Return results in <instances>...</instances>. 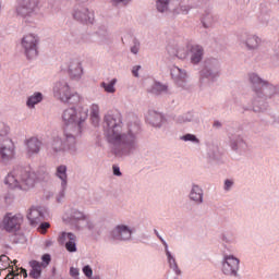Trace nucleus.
Listing matches in <instances>:
<instances>
[{
	"instance_id": "obj_1",
	"label": "nucleus",
	"mask_w": 279,
	"mask_h": 279,
	"mask_svg": "<svg viewBox=\"0 0 279 279\" xmlns=\"http://www.w3.org/2000/svg\"><path fill=\"white\" fill-rule=\"evenodd\" d=\"M104 132L116 158H128L138 151V123L123 128V118L120 113H107L104 117Z\"/></svg>"
},
{
	"instance_id": "obj_2",
	"label": "nucleus",
	"mask_w": 279,
	"mask_h": 279,
	"mask_svg": "<svg viewBox=\"0 0 279 279\" xmlns=\"http://www.w3.org/2000/svg\"><path fill=\"white\" fill-rule=\"evenodd\" d=\"M248 81L253 90V111L265 112L267 110V99H271L278 93V88L270 82L259 77L256 73H250Z\"/></svg>"
},
{
	"instance_id": "obj_3",
	"label": "nucleus",
	"mask_w": 279,
	"mask_h": 279,
	"mask_svg": "<svg viewBox=\"0 0 279 279\" xmlns=\"http://www.w3.org/2000/svg\"><path fill=\"white\" fill-rule=\"evenodd\" d=\"M88 119V109L84 106L65 108L61 113V120L63 123V132L69 131V134L80 138L86 128V121Z\"/></svg>"
},
{
	"instance_id": "obj_4",
	"label": "nucleus",
	"mask_w": 279,
	"mask_h": 279,
	"mask_svg": "<svg viewBox=\"0 0 279 279\" xmlns=\"http://www.w3.org/2000/svg\"><path fill=\"white\" fill-rule=\"evenodd\" d=\"M43 180V177L31 168L16 167L4 179V183L9 189H17L19 191H32Z\"/></svg>"
},
{
	"instance_id": "obj_5",
	"label": "nucleus",
	"mask_w": 279,
	"mask_h": 279,
	"mask_svg": "<svg viewBox=\"0 0 279 279\" xmlns=\"http://www.w3.org/2000/svg\"><path fill=\"white\" fill-rule=\"evenodd\" d=\"M77 151V136L72 135L69 131H63V138L58 135L52 137L48 147V153L52 158H58L61 154L75 156Z\"/></svg>"
},
{
	"instance_id": "obj_6",
	"label": "nucleus",
	"mask_w": 279,
	"mask_h": 279,
	"mask_svg": "<svg viewBox=\"0 0 279 279\" xmlns=\"http://www.w3.org/2000/svg\"><path fill=\"white\" fill-rule=\"evenodd\" d=\"M52 95L54 99L61 101V104H80L82 96L76 92H72L71 85L66 81H59L53 84Z\"/></svg>"
},
{
	"instance_id": "obj_7",
	"label": "nucleus",
	"mask_w": 279,
	"mask_h": 279,
	"mask_svg": "<svg viewBox=\"0 0 279 279\" xmlns=\"http://www.w3.org/2000/svg\"><path fill=\"white\" fill-rule=\"evenodd\" d=\"M20 45L26 60H36L40 51V37L36 33H27L21 38Z\"/></svg>"
},
{
	"instance_id": "obj_8",
	"label": "nucleus",
	"mask_w": 279,
	"mask_h": 279,
	"mask_svg": "<svg viewBox=\"0 0 279 279\" xmlns=\"http://www.w3.org/2000/svg\"><path fill=\"white\" fill-rule=\"evenodd\" d=\"M41 0H17L15 4V14L21 19H29L38 14Z\"/></svg>"
},
{
	"instance_id": "obj_9",
	"label": "nucleus",
	"mask_w": 279,
	"mask_h": 279,
	"mask_svg": "<svg viewBox=\"0 0 279 279\" xmlns=\"http://www.w3.org/2000/svg\"><path fill=\"white\" fill-rule=\"evenodd\" d=\"M136 233V227L121 222L114 226L110 232V239L112 241L128 242L132 241V236Z\"/></svg>"
},
{
	"instance_id": "obj_10",
	"label": "nucleus",
	"mask_w": 279,
	"mask_h": 279,
	"mask_svg": "<svg viewBox=\"0 0 279 279\" xmlns=\"http://www.w3.org/2000/svg\"><path fill=\"white\" fill-rule=\"evenodd\" d=\"M241 269V259L232 254H225L221 260V271L225 276L236 278Z\"/></svg>"
},
{
	"instance_id": "obj_11",
	"label": "nucleus",
	"mask_w": 279,
	"mask_h": 279,
	"mask_svg": "<svg viewBox=\"0 0 279 279\" xmlns=\"http://www.w3.org/2000/svg\"><path fill=\"white\" fill-rule=\"evenodd\" d=\"M239 41L246 51H258L263 45V38L256 33L244 31L239 36Z\"/></svg>"
},
{
	"instance_id": "obj_12",
	"label": "nucleus",
	"mask_w": 279,
	"mask_h": 279,
	"mask_svg": "<svg viewBox=\"0 0 279 279\" xmlns=\"http://www.w3.org/2000/svg\"><path fill=\"white\" fill-rule=\"evenodd\" d=\"M72 19L82 25H95V11L84 5H76L72 10Z\"/></svg>"
},
{
	"instance_id": "obj_13",
	"label": "nucleus",
	"mask_w": 279,
	"mask_h": 279,
	"mask_svg": "<svg viewBox=\"0 0 279 279\" xmlns=\"http://www.w3.org/2000/svg\"><path fill=\"white\" fill-rule=\"evenodd\" d=\"M23 221H25L23 214L8 213L3 217L2 226L5 232H9L10 234H16V232L21 230Z\"/></svg>"
},
{
	"instance_id": "obj_14",
	"label": "nucleus",
	"mask_w": 279,
	"mask_h": 279,
	"mask_svg": "<svg viewBox=\"0 0 279 279\" xmlns=\"http://www.w3.org/2000/svg\"><path fill=\"white\" fill-rule=\"evenodd\" d=\"M217 77H219V61L216 59L206 61L205 68L201 71V82L204 83L205 80L214 82Z\"/></svg>"
},
{
	"instance_id": "obj_15",
	"label": "nucleus",
	"mask_w": 279,
	"mask_h": 279,
	"mask_svg": "<svg viewBox=\"0 0 279 279\" xmlns=\"http://www.w3.org/2000/svg\"><path fill=\"white\" fill-rule=\"evenodd\" d=\"M45 217H47V208L40 206L31 207L26 214V219L33 228H36Z\"/></svg>"
},
{
	"instance_id": "obj_16",
	"label": "nucleus",
	"mask_w": 279,
	"mask_h": 279,
	"mask_svg": "<svg viewBox=\"0 0 279 279\" xmlns=\"http://www.w3.org/2000/svg\"><path fill=\"white\" fill-rule=\"evenodd\" d=\"M68 73L71 80L74 82H80L82 77H84V66L82 65V61L78 59H70L66 62Z\"/></svg>"
},
{
	"instance_id": "obj_17",
	"label": "nucleus",
	"mask_w": 279,
	"mask_h": 279,
	"mask_svg": "<svg viewBox=\"0 0 279 279\" xmlns=\"http://www.w3.org/2000/svg\"><path fill=\"white\" fill-rule=\"evenodd\" d=\"M59 243L65 245V250L70 253L77 252V236L75 233L61 232L59 235Z\"/></svg>"
},
{
	"instance_id": "obj_18",
	"label": "nucleus",
	"mask_w": 279,
	"mask_h": 279,
	"mask_svg": "<svg viewBox=\"0 0 279 279\" xmlns=\"http://www.w3.org/2000/svg\"><path fill=\"white\" fill-rule=\"evenodd\" d=\"M229 147L232 149V151H235V154H239L240 156H242V154H247V151H250V145L241 135L230 137Z\"/></svg>"
},
{
	"instance_id": "obj_19",
	"label": "nucleus",
	"mask_w": 279,
	"mask_h": 279,
	"mask_svg": "<svg viewBox=\"0 0 279 279\" xmlns=\"http://www.w3.org/2000/svg\"><path fill=\"white\" fill-rule=\"evenodd\" d=\"M169 71L174 84L178 86H184L186 84V80L189 77L186 70L178 68V65H171Z\"/></svg>"
},
{
	"instance_id": "obj_20",
	"label": "nucleus",
	"mask_w": 279,
	"mask_h": 279,
	"mask_svg": "<svg viewBox=\"0 0 279 279\" xmlns=\"http://www.w3.org/2000/svg\"><path fill=\"white\" fill-rule=\"evenodd\" d=\"M14 156H16L14 145L12 144L0 145V162H2L3 165H8L9 162H11V160H14Z\"/></svg>"
},
{
	"instance_id": "obj_21",
	"label": "nucleus",
	"mask_w": 279,
	"mask_h": 279,
	"mask_svg": "<svg viewBox=\"0 0 279 279\" xmlns=\"http://www.w3.org/2000/svg\"><path fill=\"white\" fill-rule=\"evenodd\" d=\"M26 155L32 158V156H38L40 154V148L43 147V142L38 137H29L25 141Z\"/></svg>"
},
{
	"instance_id": "obj_22",
	"label": "nucleus",
	"mask_w": 279,
	"mask_h": 279,
	"mask_svg": "<svg viewBox=\"0 0 279 279\" xmlns=\"http://www.w3.org/2000/svg\"><path fill=\"white\" fill-rule=\"evenodd\" d=\"M87 216L88 215H86L84 211L76 208H72L65 213V216L63 217V219L64 221H74L75 228H77L80 223H83V221Z\"/></svg>"
},
{
	"instance_id": "obj_23",
	"label": "nucleus",
	"mask_w": 279,
	"mask_h": 279,
	"mask_svg": "<svg viewBox=\"0 0 279 279\" xmlns=\"http://www.w3.org/2000/svg\"><path fill=\"white\" fill-rule=\"evenodd\" d=\"M189 199L196 206H202L204 204V189L197 184H193L189 193Z\"/></svg>"
},
{
	"instance_id": "obj_24",
	"label": "nucleus",
	"mask_w": 279,
	"mask_h": 279,
	"mask_svg": "<svg viewBox=\"0 0 279 279\" xmlns=\"http://www.w3.org/2000/svg\"><path fill=\"white\" fill-rule=\"evenodd\" d=\"M190 62L191 64L197 65L204 60V47L199 45H193L189 48Z\"/></svg>"
},
{
	"instance_id": "obj_25",
	"label": "nucleus",
	"mask_w": 279,
	"mask_h": 279,
	"mask_svg": "<svg viewBox=\"0 0 279 279\" xmlns=\"http://www.w3.org/2000/svg\"><path fill=\"white\" fill-rule=\"evenodd\" d=\"M162 245L165 247L166 258L170 269L174 271L175 276H180L182 274V270H180V267H178L175 255L171 254V251H169V244L167 243V241H162Z\"/></svg>"
},
{
	"instance_id": "obj_26",
	"label": "nucleus",
	"mask_w": 279,
	"mask_h": 279,
	"mask_svg": "<svg viewBox=\"0 0 279 279\" xmlns=\"http://www.w3.org/2000/svg\"><path fill=\"white\" fill-rule=\"evenodd\" d=\"M146 119L150 125H154V128H162L165 125V116L156 110H149Z\"/></svg>"
},
{
	"instance_id": "obj_27",
	"label": "nucleus",
	"mask_w": 279,
	"mask_h": 279,
	"mask_svg": "<svg viewBox=\"0 0 279 279\" xmlns=\"http://www.w3.org/2000/svg\"><path fill=\"white\" fill-rule=\"evenodd\" d=\"M56 178L60 180L61 186L63 189H66L69 186V168L66 165H59L56 167L54 171Z\"/></svg>"
},
{
	"instance_id": "obj_28",
	"label": "nucleus",
	"mask_w": 279,
	"mask_h": 279,
	"mask_svg": "<svg viewBox=\"0 0 279 279\" xmlns=\"http://www.w3.org/2000/svg\"><path fill=\"white\" fill-rule=\"evenodd\" d=\"M175 123L179 125H184L185 123H193L194 125H199V116L193 112H186L180 114L175 118Z\"/></svg>"
},
{
	"instance_id": "obj_29",
	"label": "nucleus",
	"mask_w": 279,
	"mask_h": 279,
	"mask_svg": "<svg viewBox=\"0 0 279 279\" xmlns=\"http://www.w3.org/2000/svg\"><path fill=\"white\" fill-rule=\"evenodd\" d=\"M167 51L169 56H172V58H178L179 60H186V58H189V52L180 46H168Z\"/></svg>"
},
{
	"instance_id": "obj_30",
	"label": "nucleus",
	"mask_w": 279,
	"mask_h": 279,
	"mask_svg": "<svg viewBox=\"0 0 279 279\" xmlns=\"http://www.w3.org/2000/svg\"><path fill=\"white\" fill-rule=\"evenodd\" d=\"M45 99V95L40 92H34L32 95H29L26 99V106L31 110H34L38 104H43V100Z\"/></svg>"
},
{
	"instance_id": "obj_31",
	"label": "nucleus",
	"mask_w": 279,
	"mask_h": 279,
	"mask_svg": "<svg viewBox=\"0 0 279 279\" xmlns=\"http://www.w3.org/2000/svg\"><path fill=\"white\" fill-rule=\"evenodd\" d=\"M101 109L98 104H92L89 106V119L93 123V125L97 126L99 125L101 121Z\"/></svg>"
},
{
	"instance_id": "obj_32",
	"label": "nucleus",
	"mask_w": 279,
	"mask_h": 279,
	"mask_svg": "<svg viewBox=\"0 0 279 279\" xmlns=\"http://www.w3.org/2000/svg\"><path fill=\"white\" fill-rule=\"evenodd\" d=\"M148 93H151V95H165L166 93H169V85L154 82L148 88Z\"/></svg>"
},
{
	"instance_id": "obj_33",
	"label": "nucleus",
	"mask_w": 279,
	"mask_h": 279,
	"mask_svg": "<svg viewBox=\"0 0 279 279\" xmlns=\"http://www.w3.org/2000/svg\"><path fill=\"white\" fill-rule=\"evenodd\" d=\"M29 267L32 268L28 276L34 279H39L40 276H43V265H40V262L38 260H31L29 262Z\"/></svg>"
},
{
	"instance_id": "obj_34",
	"label": "nucleus",
	"mask_w": 279,
	"mask_h": 279,
	"mask_svg": "<svg viewBox=\"0 0 279 279\" xmlns=\"http://www.w3.org/2000/svg\"><path fill=\"white\" fill-rule=\"evenodd\" d=\"M220 241L222 245L228 250L230 245H236V234L233 232L222 233L220 235Z\"/></svg>"
},
{
	"instance_id": "obj_35",
	"label": "nucleus",
	"mask_w": 279,
	"mask_h": 279,
	"mask_svg": "<svg viewBox=\"0 0 279 279\" xmlns=\"http://www.w3.org/2000/svg\"><path fill=\"white\" fill-rule=\"evenodd\" d=\"M173 0H156V10L159 11L161 14L165 12H169L170 8H175Z\"/></svg>"
},
{
	"instance_id": "obj_36",
	"label": "nucleus",
	"mask_w": 279,
	"mask_h": 279,
	"mask_svg": "<svg viewBox=\"0 0 279 279\" xmlns=\"http://www.w3.org/2000/svg\"><path fill=\"white\" fill-rule=\"evenodd\" d=\"M117 82H119V80L117 78H111L108 82H102L100 83V88H102L105 93H108L109 95H114V93H117Z\"/></svg>"
},
{
	"instance_id": "obj_37",
	"label": "nucleus",
	"mask_w": 279,
	"mask_h": 279,
	"mask_svg": "<svg viewBox=\"0 0 279 279\" xmlns=\"http://www.w3.org/2000/svg\"><path fill=\"white\" fill-rule=\"evenodd\" d=\"M96 34L99 38V45H107V43H110V31L108 29V27H99Z\"/></svg>"
},
{
	"instance_id": "obj_38",
	"label": "nucleus",
	"mask_w": 279,
	"mask_h": 279,
	"mask_svg": "<svg viewBox=\"0 0 279 279\" xmlns=\"http://www.w3.org/2000/svg\"><path fill=\"white\" fill-rule=\"evenodd\" d=\"M217 23V16L213 15V13H205L202 17V25L205 29H209V27H215Z\"/></svg>"
},
{
	"instance_id": "obj_39",
	"label": "nucleus",
	"mask_w": 279,
	"mask_h": 279,
	"mask_svg": "<svg viewBox=\"0 0 279 279\" xmlns=\"http://www.w3.org/2000/svg\"><path fill=\"white\" fill-rule=\"evenodd\" d=\"M76 230H88L93 232V230H95V221L87 215L83 223L76 225Z\"/></svg>"
},
{
	"instance_id": "obj_40",
	"label": "nucleus",
	"mask_w": 279,
	"mask_h": 279,
	"mask_svg": "<svg viewBox=\"0 0 279 279\" xmlns=\"http://www.w3.org/2000/svg\"><path fill=\"white\" fill-rule=\"evenodd\" d=\"M184 143H193V145H199V138L195 136V134L186 133L180 137Z\"/></svg>"
},
{
	"instance_id": "obj_41",
	"label": "nucleus",
	"mask_w": 279,
	"mask_h": 279,
	"mask_svg": "<svg viewBox=\"0 0 279 279\" xmlns=\"http://www.w3.org/2000/svg\"><path fill=\"white\" fill-rule=\"evenodd\" d=\"M10 267V257L7 255L0 256V269H8Z\"/></svg>"
},
{
	"instance_id": "obj_42",
	"label": "nucleus",
	"mask_w": 279,
	"mask_h": 279,
	"mask_svg": "<svg viewBox=\"0 0 279 279\" xmlns=\"http://www.w3.org/2000/svg\"><path fill=\"white\" fill-rule=\"evenodd\" d=\"M232 186H234V180L232 179H226L223 183V191L227 193L232 191Z\"/></svg>"
},
{
	"instance_id": "obj_43",
	"label": "nucleus",
	"mask_w": 279,
	"mask_h": 279,
	"mask_svg": "<svg viewBox=\"0 0 279 279\" xmlns=\"http://www.w3.org/2000/svg\"><path fill=\"white\" fill-rule=\"evenodd\" d=\"M141 51V43L138 40H134L133 46L131 47V53L134 56L138 54Z\"/></svg>"
},
{
	"instance_id": "obj_44",
	"label": "nucleus",
	"mask_w": 279,
	"mask_h": 279,
	"mask_svg": "<svg viewBox=\"0 0 279 279\" xmlns=\"http://www.w3.org/2000/svg\"><path fill=\"white\" fill-rule=\"evenodd\" d=\"M41 260H43V263L40 265L44 267V269L49 267V263H51V255H49V254L43 255Z\"/></svg>"
},
{
	"instance_id": "obj_45",
	"label": "nucleus",
	"mask_w": 279,
	"mask_h": 279,
	"mask_svg": "<svg viewBox=\"0 0 279 279\" xmlns=\"http://www.w3.org/2000/svg\"><path fill=\"white\" fill-rule=\"evenodd\" d=\"M271 62L276 66L279 65V48L275 49L274 54L271 56Z\"/></svg>"
},
{
	"instance_id": "obj_46",
	"label": "nucleus",
	"mask_w": 279,
	"mask_h": 279,
	"mask_svg": "<svg viewBox=\"0 0 279 279\" xmlns=\"http://www.w3.org/2000/svg\"><path fill=\"white\" fill-rule=\"evenodd\" d=\"M49 228H51V225L49 222H41L38 230L41 234H45V232H47Z\"/></svg>"
},
{
	"instance_id": "obj_47",
	"label": "nucleus",
	"mask_w": 279,
	"mask_h": 279,
	"mask_svg": "<svg viewBox=\"0 0 279 279\" xmlns=\"http://www.w3.org/2000/svg\"><path fill=\"white\" fill-rule=\"evenodd\" d=\"M10 128L3 123H0V136H8Z\"/></svg>"
},
{
	"instance_id": "obj_48",
	"label": "nucleus",
	"mask_w": 279,
	"mask_h": 279,
	"mask_svg": "<svg viewBox=\"0 0 279 279\" xmlns=\"http://www.w3.org/2000/svg\"><path fill=\"white\" fill-rule=\"evenodd\" d=\"M83 274L86 278H90L93 276V268L89 265L84 266Z\"/></svg>"
},
{
	"instance_id": "obj_49",
	"label": "nucleus",
	"mask_w": 279,
	"mask_h": 279,
	"mask_svg": "<svg viewBox=\"0 0 279 279\" xmlns=\"http://www.w3.org/2000/svg\"><path fill=\"white\" fill-rule=\"evenodd\" d=\"M64 195H66V187L64 189L62 185H61V190L57 196V202H62V199H64Z\"/></svg>"
},
{
	"instance_id": "obj_50",
	"label": "nucleus",
	"mask_w": 279,
	"mask_h": 279,
	"mask_svg": "<svg viewBox=\"0 0 279 279\" xmlns=\"http://www.w3.org/2000/svg\"><path fill=\"white\" fill-rule=\"evenodd\" d=\"M132 0H111L113 5H128Z\"/></svg>"
},
{
	"instance_id": "obj_51",
	"label": "nucleus",
	"mask_w": 279,
	"mask_h": 279,
	"mask_svg": "<svg viewBox=\"0 0 279 279\" xmlns=\"http://www.w3.org/2000/svg\"><path fill=\"white\" fill-rule=\"evenodd\" d=\"M142 66L141 65H134L132 68V74L134 77H141V74L138 73V71H141Z\"/></svg>"
},
{
	"instance_id": "obj_52",
	"label": "nucleus",
	"mask_w": 279,
	"mask_h": 279,
	"mask_svg": "<svg viewBox=\"0 0 279 279\" xmlns=\"http://www.w3.org/2000/svg\"><path fill=\"white\" fill-rule=\"evenodd\" d=\"M70 276H72V278H77V276H80V269L75 268V267H71L70 268Z\"/></svg>"
},
{
	"instance_id": "obj_53",
	"label": "nucleus",
	"mask_w": 279,
	"mask_h": 279,
	"mask_svg": "<svg viewBox=\"0 0 279 279\" xmlns=\"http://www.w3.org/2000/svg\"><path fill=\"white\" fill-rule=\"evenodd\" d=\"M113 175H121V169L118 166H113Z\"/></svg>"
},
{
	"instance_id": "obj_54",
	"label": "nucleus",
	"mask_w": 279,
	"mask_h": 279,
	"mask_svg": "<svg viewBox=\"0 0 279 279\" xmlns=\"http://www.w3.org/2000/svg\"><path fill=\"white\" fill-rule=\"evenodd\" d=\"M154 232H155L156 236L159 239V241H161V243H162V241H165L162 235L156 229L154 230Z\"/></svg>"
},
{
	"instance_id": "obj_55",
	"label": "nucleus",
	"mask_w": 279,
	"mask_h": 279,
	"mask_svg": "<svg viewBox=\"0 0 279 279\" xmlns=\"http://www.w3.org/2000/svg\"><path fill=\"white\" fill-rule=\"evenodd\" d=\"M21 274L23 275L24 278H27V270L22 268Z\"/></svg>"
},
{
	"instance_id": "obj_56",
	"label": "nucleus",
	"mask_w": 279,
	"mask_h": 279,
	"mask_svg": "<svg viewBox=\"0 0 279 279\" xmlns=\"http://www.w3.org/2000/svg\"><path fill=\"white\" fill-rule=\"evenodd\" d=\"M214 126L215 128H221V122H219V121L214 122Z\"/></svg>"
},
{
	"instance_id": "obj_57",
	"label": "nucleus",
	"mask_w": 279,
	"mask_h": 279,
	"mask_svg": "<svg viewBox=\"0 0 279 279\" xmlns=\"http://www.w3.org/2000/svg\"><path fill=\"white\" fill-rule=\"evenodd\" d=\"M16 278H19V275H14L13 278H10V275H8V276L5 277V279H16Z\"/></svg>"
},
{
	"instance_id": "obj_58",
	"label": "nucleus",
	"mask_w": 279,
	"mask_h": 279,
	"mask_svg": "<svg viewBox=\"0 0 279 279\" xmlns=\"http://www.w3.org/2000/svg\"><path fill=\"white\" fill-rule=\"evenodd\" d=\"M88 279H101L99 276H92V277H88Z\"/></svg>"
},
{
	"instance_id": "obj_59",
	"label": "nucleus",
	"mask_w": 279,
	"mask_h": 279,
	"mask_svg": "<svg viewBox=\"0 0 279 279\" xmlns=\"http://www.w3.org/2000/svg\"><path fill=\"white\" fill-rule=\"evenodd\" d=\"M47 175H49V172L44 171V178H47Z\"/></svg>"
},
{
	"instance_id": "obj_60",
	"label": "nucleus",
	"mask_w": 279,
	"mask_h": 279,
	"mask_svg": "<svg viewBox=\"0 0 279 279\" xmlns=\"http://www.w3.org/2000/svg\"><path fill=\"white\" fill-rule=\"evenodd\" d=\"M172 1L178 5L181 0H172Z\"/></svg>"
},
{
	"instance_id": "obj_61",
	"label": "nucleus",
	"mask_w": 279,
	"mask_h": 279,
	"mask_svg": "<svg viewBox=\"0 0 279 279\" xmlns=\"http://www.w3.org/2000/svg\"><path fill=\"white\" fill-rule=\"evenodd\" d=\"M0 12H1V2H0Z\"/></svg>"
},
{
	"instance_id": "obj_62",
	"label": "nucleus",
	"mask_w": 279,
	"mask_h": 279,
	"mask_svg": "<svg viewBox=\"0 0 279 279\" xmlns=\"http://www.w3.org/2000/svg\"><path fill=\"white\" fill-rule=\"evenodd\" d=\"M13 263H14V265H16V260H14Z\"/></svg>"
}]
</instances>
